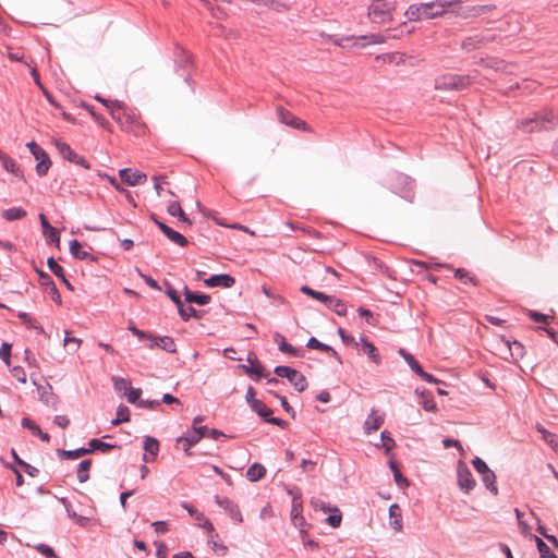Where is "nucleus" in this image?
Instances as JSON below:
<instances>
[{
    "label": "nucleus",
    "instance_id": "obj_26",
    "mask_svg": "<svg viewBox=\"0 0 558 558\" xmlns=\"http://www.w3.org/2000/svg\"><path fill=\"white\" fill-rule=\"evenodd\" d=\"M160 230L174 244H177L181 247H185L189 244L187 239L183 234L171 229L169 226L161 225Z\"/></svg>",
    "mask_w": 558,
    "mask_h": 558
},
{
    "label": "nucleus",
    "instance_id": "obj_56",
    "mask_svg": "<svg viewBox=\"0 0 558 558\" xmlns=\"http://www.w3.org/2000/svg\"><path fill=\"white\" fill-rule=\"evenodd\" d=\"M112 381H113L114 390L117 392L126 391L129 386L131 385L130 380H128L125 378H121V377H113Z\"/></svg>",
    "mask_w": 558,
    "mask_h": 558
},
{
    "label": "nucleus",
    "instance_id": "obj_47",
    "mask_svg": "<svg viewBox=\"0 0 558 558\" xmlns=\"http://www.w3.org/2000/svg\"><path fill=\"white\" fill-rule=\"evenodd\" d=\"M300 291L317 301H320V302H325L327 300V296L328 294H325L323 292H319V291H316L314 289H312L311 287L308 286H302L300 288Z\"/></svg>",
    "mask_w": 558,
    "mask_h": 558
},
{
    "label": "nucleus",
    "instance_id": "obj_15",
    "mask_svg": "<svg viewBox=\"0 0 558 558\" xmlns=\"http://www.w3.org/2000/svg\"><path fill=\"white\" fill-rule=\"evenodd\" d=\"M204 283L207 287H222V288H232L235 283L234 277L228 274H218L213 275L209 278L204 280Z\"/></svg>",
    "mask_w": 558,
    "mask_h": 558
},
{
    "label": "nucleus",
    "instance_id": "obj_45",
    "mask_svg": "<svg viewBox=\"0 0 558 558\" xmlns=\"http://www.w3.org/2000/svg\"><path fill=\"white\" fill-rule=\"evenodd\" d=\"M389 466L393 473V478L399 487H407L409 486V481L405 476L400 472L398 464L395 461L389 462Z\"/></svg>",
    "mask_w": 558,
    "mask_h": 558
},
{
    "label": "nucleus",
    "instance_id": "obj_1",
    "mask_svg": "<svg viewBox=\"0 0 558 558\" xmlns=\"http://www.w3.org/2000/svg\"><path fill=\"white\" fill-rule=\"evenodd\" d=\"M558 125V112L553 109H545L534 113L533 117L518 122L519 130L525 133L549 131Z\"/></svg>",
    "mask_w": 558,
    "mask_h": 558
},
{
    "label": "nucleus",
    "instance_id": "obj_41",
    "mask_svg": "<svg viewBox=\"0 0 558 558\" xmlns=\"http://www.w3.org/2000/svg\"><path fill=\"white\" fill-rule=\"evenodd\" d=\"M454 277L464 284L478 286V280L464 268L454 269Z\"/></svg>",
    "mask_w": 558,
    "mask_h": 558
},
{
    "label": "nucleus",
    "instance_id": "obj_22",
    "mask_svg": "<svg viewBox=\"0 0 558 558\" xmlns=\"http://www.w3.org/2000/svg\"><path fill=\"white\" fill-rule=\"evenodd\" d=\"M144 450L146 453L143 457L145 462H150L159 452V441L150 436H146L144 439Z\"/></svg>",
    "mask_w": 558,
    "mask_h": 558
},
{
    "label": "nucleus",
    "instance_id": "obj_9",
    "mask_svg": "<svg viewBox=\"0 0 558 558\" xmlns=\"http://www.w3.org/2000/svg\"><path fill=\"white\" fill-rule=\"evenodd\" d=\"M119 177L122 182L130 186H135L146 182L147 175L141 171L124 168L119 171Z\"/></svg>",
    "mask_w": 558,
    "mask_h": 558
},
{
    "label": "nucleus",
    "instance_id": "obj_64",
    "mask_svg": "<svg viewBox=\"0 0 558 558\" xmlns=\"http://www.w3.org/2000/svg\"><path fill=\"white\" fill-rule=\"evenodd\" d=\"M37 274L39 276V282L43 287L49 288L54 284L52 278L47 272L37 270Z\"/></svg>",
    "mask_w": 558,
    "mask_h": 558
},
{
    "label": "nucleus",
    "instance_id": "obj_57",
    "mask_svg": "<svg viewBox=\"0 0 558 558\" xmlns=\"http://www.w3.org/2000/svg\"><path fill=\"white\" fill-rule=\"evenodd\" d=\"M11 374L21 384H25L26 380H27L26 373H25V371H24V368L22 366H14V367H12L11 368Z\"/></svg>",
    "mask_w": 558,
    "mask_h": 558
},
{
    "label": "nucleus",
    "instance_id": "obj_33",
    "mask_svg": "<svg viewBox=\"0 0 558 558\" xmlns=\"http://www.w3.org/2000/svg\"><path fill=\"white\" fill-rule=\"evenodd\" d=\"M27 216V211L22 207H11L1 213V217L7 221L21 220Z\"/></svg>",
    "mask_w": 558,
    "mask_h": 558
},
{
    "label": "nucleus",
    "instance_id": "obj_50",
    "mask_svg": "<svg viewBox=\"0 0 558 558\" xmlns=\"http://www.w3.org/2000/svg\"><path fill=\"white\" fill-rule=\"evenodd\" d=\"M536 545L541 558H557L551 549L539 537H536Z\"/></svg>",
    "mask_w": 558,
    "mask_h": 558
},
{
    "label": "nucleus",
    "instance_id": "obj_38",
    "mask_svg": "<svg viewBox=\"0 0 558 558\" xmlns=\"http://www.w3.org/2000/svg\"><path fill=\"white\" fill-rule=\"evenodd\" d=\"M400 35L397 31H386V35L383 34H371L366 36H362L361 39H367L368 44H381L387 38H398Z\"/></svg>",
    "mask_w": 558,
    "mask_h": 558
},
{
    "label": "nucleus",
    "instance_id": "obj_2",
    "mask_svg": "<svg viewBox=\"0 0 558 558\" xmlns=\"http://www.w3.org/2000/svg\"><path fill=\"white\" fill-rule=\"evenodd\" d=\"M459 0L456 1H430L420 4H412L405 11V16L410 21H418L422 19H434L440 16L446 12V10L452 7L456 3H459Z\"/></svg>",
    "mask_w": 558,
    "mask_h": 558
},
{
    "label": "nucleus",
    "instance_id": "obj_10",
    "mask_svg": "<svg viewBox=\"0 0 558 558\" xmlns=\"http://www.w3.org/2000/svg\"><path fill=\"white\" fill-rule=\"evenodd\" d=\"M458 484L465 493H469L475 486V480L473 478L471 471L462 462H460L458 466Z\"/></svg>",
    "mask_w": 558,
    "mask_h": 558
},
{
    "label": "nucleus",
    "instance_id": "obj_32",
    "mask_svg": "<svg viewBox=\"0 0 558 558\" xmlns=\"http://www.w3.org/2000/svg\"><path fill=\"white\" fill-rule=\"evenodd\" d=\"M265 475H266V468L258 462H254L246 470V477L250 482H257V481L262 480Z\"/></svg>",
    "mask_w": 558,
    "mask_h": 558
},
{
    "label": "nucleus",
    "instance_id": "obj_13",
    "mask_svg": "<svg viewBox=\"0 0 558 558\" xmlns=\"http://www.w3.org/2000/svg\"><path fill=\"white\" fill-rule=\"evenodd\" d=\"M215 500H216V504L223 508L228 513L229 515L236 522L241 523L243 521V518H242V514H241V511L238 507L236 504H234L231 499H229L228 497H219V496H215Z\"/></svg>",
    "mask_w": 558,
    "mask_h": 558
},
{
    "label": "nucleus",
    "instance_id": "obj_60",
    "mask_svg": "<svg viewBox=\"0 0 558 558\" xmlns=\"http://www.w3.org/2000/svg\"><path fill=\"white\" fill-rule=\"evenodd\" d=\"M141 395L142 390L140 388H133L131 385L129 386L126 397L130 403H135L140 399Z\"/></svg>",
    "mask_w": 558,
    "mask_h": 558
},
{
    "label": "nucleus",
    "instance_id": "obj_43",
    "mask_svg": "<svg viewBox=\"0 0 558 558\" xmlns=\"http://www.w3.org/2000/svg\"><path fill=\"white\" fill-rule=\"evenodd\" d=\"M258 416H260L265 422L272 415V410L269 409L262 400L254 401L251 408Z\"/></svg>",
    "mask_w": 558,
    "mask_h": 558
},
{
    "label": "nucleus",
    "instance_id": "obj_20",
    "mask_svg": "<svg viewBox=\"0 0 558 558\" xmlns=\"http://www.w3.org/2000/svg\"><path fill=\"white\" fill-rule=\"evenodd\" d=\"M302 495L301 492H296V495L293 496L292 507H291V518L294 525H302L304 523V518L302 515Z\"/></svg>",
    "mask_w": 558,
    "mask_h": 558
},
{
    "label": "nucleus",
    "instance_id": "obj_14",
    "mask_svg": "<svg viewBox=\"0 0 558 558\" xmlns=\"http://www.w3.org/2000/svg\"><path fill=\"white\" fill-rule=\"evenodd\" d=\"M356 348L367 354L369 360L376 365L381 363V356L377 348L365 336L360 337L359 347Z\"/></svg>",
    "mask_w": 558,
    "mask_h": 558
},
{
    "label": "nucleus",
    "instance_id": "obj_42",
    "mask_svg": "<svg viewBox=\"0 0 558 558\" xmlns=\"http://www.w3.org/2000/svg\"><path fill=\"white\" fill-rule=\"evenodd\" d=\"M92 466V460L86 459L77 465V480L80 483H85L89 478V469Z\"/></svg>",
    "mask_w": 558,
    "mask_h": 558
},
{
    "label": "nucleus",
    "instance_id": "obj_16",
    "mask_svg": "<svg viewBox=\"0 0 558 558\" xmlns=\"http://www.w3.org/2000/svg\"><path fill=\"white\" fill-rule=\"evenodd\" d=\"M149 349L160 348L168 353H175L177 345L174 340L169 336L153 337L151 342L147 344Z\"/></svg>",
    "mask_w": 558,
    "mask_h": 558
},
{
    "label": "nucleus",
    "instance_id": "obj_61",
    "mask_svg": "<svg viewBox=\"0 0 558 558\" xmlns=\"http://www.w3.org/2000/svg\"><path fill=\"white\" fill-rule=\"evenodd\" d=\"M380 438L384 441V447L386 451L391 450V448L396 445L393 438L390 436L389 432L384 430L380 434Z\"/></svg>",
    "mask_w": 558,
    "mask_h": 558
},
{
    "label": "nucleus",
    "instance_id": "obj_28",
    "mask_svg": "<svg viewBox=\"0 0 558 558\" xmlns=\"http://www.w3.org/2000/svg\"><path fill=\"white\" fill-rule=\"evenodd\" d=\"M239 367L247 375L255 376V380H258L259 378H267L268 376V374L265 373V367L259 363V361H256V363L251 365L241 364Z\"/></svg>",
    "mask_w": 558,
    "mask_h": 558
},
{
    "label": "nucleus",
    "instance_id": "obj_62",
    "mask_svg": "<svg viewBox=\"0 0 558 558\" xmlns=\"http://www.w3.org/2000/svg\"><path fill=\"white\" fill-rule=\"evenodd\" d=\"M66 513L69 518H71L73 521H75V523L80 524L81 526H83L87 521L86 517L77 514L74 510H72L69 507H66Z\"/></svg>",
    "mask_w": 558,
    "mask_h": 558
},
{
    "label": "nucleus",
    "instance_id": "obj_3",
    "mask_svg": "<svg viewBox=\"0 0 558 558\" xmlns=\"http://www.w3.org/2000/svg\"><path fill=\"white\" fill-rule=\"evenodd\" d=\"M475 81V76L460 75L456 73L442 74L435 80V88L438 90H464Z\"/></svg>",
    "mask_w": 558,
    "mask_h": 558
},
{
    "label": "nucleus",
    "instance_id": "obj_7",
    "mask_svg": "<svg viewBox=\"0 0 558 558\" xmlns=\"http://www.w3.org/2000/svg\"><path fill=\"white\" fill-rule=\"evenodd\" d=\"M54 145L59 151V154L64 158L66 159L68 161L72 162V163H75V165H78V166H82L83 168L85 169H89L90 168V165L89 162L81 155L76 154L69 144L60 141V140H56L54 141Z\"/></svg>",
    "mask_w": 558,
    "mask_h": 558
},
{
    "label": "nucleus",
    "instance_id": "obj_40",
    "mask_svg": "<svg viewBox=\"0 0 558 558\" xmlns=\"http://www.w3.org/2000/svg\"><path fill=\"white\" fill-rule=\"evenodd\" d=\"M275 339L276 340H280L279 341V350L281 352L288 353V354L293 355V356H301V354H300L301 351L299 349L294 348L293 345H291L290 343H288L286 341V338L281 333L276 332L275 333Z\"/></svg>",
    "mask_w": 558,
    "mask_h": 558
},
{
    "label": "nucleus",
    "instance_id": "obj_37",
    "mask_svg": "<svg viewBox=\"0 0 558 558\" xmlns=\"http://www.w3.org/2000/svg\"><path fill=\"white\" fill-rule=\"evenodd\" d=\"M57 454L61 459L75 460V459H78V458H81L83 456L88 454V450H87V448H84V447L77 448V449H74V450L58 449L57 450Z\"/></svg>",
    "mask_w": 558,
    "mask_h": 558
},
{
    "label": "nucleus",
    "instance_id": "obj_18",
    "mask_svg": "<svg viewBox=\"0 0 558 558\" xmlns=\"http://www.w3.org/2000/svg\"><path fill=\"white\" fill-rule=\"evenodd\" d=\"M110 114L113 120H116L122 128H124L129 122H131V116L124 111V108L121 102L116 100L111 102Z\"/></svg>",
    "mask_w": 558,
    "mask_h": 558
},
{
    "label": "nucleus",
    "instance_id": "obj_27",
    "mask_svg": "<svg viewBox=\"0 0 558 558\" xmlns=\"http://www.w3.org/2000/svg\"><path fill=\"white\" fill-rule=\"evenodd\" d=\"M47 265L50 269V271L56 275L64 284L65 287L73 291V286L71 284V282L66 279L65 275H64V269L56 262V259L53 257H49L47 259Z\"/></svg>",
    "mask_w": 558,
    "mask_h": 558
},
{
    "label": "nucleus",
    "instance_id": "obj_48",
    "mask_svg": "<svg viewBox=\"0 0 558 558\" xmlns=\"http://www.w3.org/2000/svg\"><path fill=\"white\" fill-rule=\"evenodd\" d=\"M163 284L166 287V294L171 299L177 307L180 306L183 302L178 294V291L171 286L169 281H165Z\"/></svg>",
    "mask_w": 558,
    "mask_h": 558
},
{
    "label": "nucleus",
    "instance_id": "obj_49",
    "mask_svg": "<svg viewBox=\"0 0 558 558\" xmlns=\"http://www.w3.org/2000/svg\"><path fill=\"white\" fill-rule=\"evenodd\" d=\"M269 393L271 396H274L276 399H278L280 401V404L282 407V409L292 416V418L295 417V411L293 410V408L289 404L287 398L284 396H281L272 390H269Z\"/></svg>",
    "mask_w": 558,
    "mask_h": 558
},
{
    "label": "nucleus",
    "instance_id": "obj_30",
    "mask_svg": "<svg viewBox=\"0 0 558 558\" xmlns=\"http://www.w3.org/2000/svg\"><path fill=\"white\" fill-rule=\"evenodd\" d=\"M324 304L327 306V308L333 311L339 316H344L347 314L345 304L333 295H328Z\"/></svg>",
    "mask_w": 558,
    "mask_h": 558
},
{
    "label": "nucleus",
    "instance_id": "obj_4",
    "mask_svg": "<svg viewBox=\"0 0 558 558\" xmlns=\"http://www.w3.org/2000/svg\"><path fill=\"white\" fill-rule=\"evenodd\" d=\"M395 0H373L368 8V16L373 23L383 24L392 20Z\"/></svg>",
    "mask_w": 558,
    "mask_h": 558
},
{
    "label": "nucleus",
    "instance_id": "obj_12",
    "mask_svg": "<svg viewBox=\"0 0 558 558\" xmlns=\"http://www.w3.org/2000/svg\"><path fill=\"white\" fill-rule=\"evenodd\" d=\"M496 9L495 4H478V5H466L461 9L460 16L463 19L477 17L481 15L488 14Z\"/></svg>",
    "mask_w": 558,
    "mask_h": 558
},
{
    "label": "nucleus",
    "instance_id": "obj_53",
    "mask_svg": "<svg viewBox=\"0 0 558 558\" xmlns=\"http://www.w3.org/2000/svg\"><path fill=\"white\" fill-rule=\"evenodd\" d=\"M1 162H2L3 168L8 172H11L17 177L22 175L20 169L16 167L15 161L12 158H10L9 156H7L5 159L2 160Z\"/></svg>",
    "mask_w": 558,
    "mask_h": 558
},
{
    "label": "nucleus",
    "instance_id": "obj_34",
    "mask_svg": "<svg viewBox=\"0 0 558 558\" xmlns=\"http://www.w3.org/2000/svg\"><path fill=\"white\" fill-rule=\"evenodd\" d=\"M202 439V435L198 430H194L192 427L191 429H187L186 433L182 436H180L177 439L178 444L185 442V446L193 447Z\"/></svg>",
    "mask_w": 558,
    "mask_h": 558
},
{
    "label": "nucleus",
    "instance_id": "obj_25",
    "mask_svg": "<svg viewBox=\"0 0 558 558\" xmlns=\"http://www.w3.org/2000/svg\"><path fill=\"white\" fill-rule=\"evenodd\" d=\"M183 292L185 301L190 304L195 303L197 305H207L211 301V296L209 294L191 291L186 286L184 287Z\"/></svg>",
    "mask_w": 558,
    "mask_h": 558
},
{
    "label": "nucleus",
    "instance_id": "obj_54",
    "mask_svg": "<svg viewBox=\"0 0 558 558\" xmlns=\"http://www.w3.org/2000/svg\"><path fill=\"white\" fill-rule=\"evenodd\" d=\"M11 344L8 342H3L0 347V357L9 367L11 362Z\"/></svg>",
    "mask_w": 558,
    "mask_h": 558
},
{
    "label": "nucleus",
    "instance_id": "obj_58",
    "mask_svg": "<svg viewBox=\"0 0 558 558\" xmlns=\"http://www.w3.org/2000/svg\"><path fill=\"white\" fill-rule=\"evenodd\" d=\"M181 507L184 508L191 517L195 518V520L204 519V513L198 512L197 509H195L193 506H191L186 501H182Z\"/></svg>",
    "mask_w": 558,
    "mask_h": 558
},
{
    "label": "nucleus",
    "instance_id": "obj_36",
    "mask_svg": "<svg viewBox=\"0 0 558 558\" xmlns=\"http://www.w3.org/2000/svg\"><path fill=\"white\" fill-rule=\"evenodd\" d=\"M178 312L182 320L187 322L190 318H202L204 312L195 310L192 305L184 306L182 303L180 306H178Z\"/></svg>",
    "mask_w": 558,
    "mask_h": 558
},
{
    "label": "nucleus",
    "instance_id": "obj_8",
    "mask_svg": "<svg viewBox=\"0 0 558 558\" xmlns=\"http://www.w3.org/2000/svg\"><path fill=\"white\" fill-rule=\"evenodd\" d=\"M494 38L488 37L483 33L474 34L465 37L461 43V49L471 52L477 49L483 48L488 43H490Z\"/></svg>",
    "mask_w": 558,
    "mask_h": 558
},
{
    "label": "nucleus",
    "instance_id": "obj_5",
    "mask_svg": "<svg viewBox=\"0 0 558 558\" xmlns=\"http://www.w3.org/2000/svg\"><path fill=\"white\" fill-rule=\"evenodd\" d=\"M274 373L281 378H287L288 381L299 391L302 392L307 388V380L299 371L286 366L278 365L275 367Z\"/></svg>",
    "mask_w": 558,
    "mask_h": 558
},
{
    "label": "nucleus",
    "instance_id": "obj_19",
    "mask_svg": "<svg viewBox=\"0 0 558 558\" xmlns=\"http://www.w3.org/2000/svg\"><path fill=\"white\" fill-rule=\"evenodd\" d=\"M34 158L37 160L36 165V173L38 177H45L49 168L51 167V160L48 156V154L45 151L44 148H41L39 151L36 153Z\"/></svg>",
    "mask_w": 558,
    "mask_h": 558
},
{
    "label": "nucleus",
    "instance_id": "obj_59",
    "mask_svg": "<svg viewBox=\"0 0 558 558\" xmlns=\"http://www.w3.org/2000/svg\"><path fill=\"white\" fill-rule=\"evenodd\" d=\"M22 426L29 429L33 435L40 433V427L33 420H31L28 417H23Z\"/></svg>",
    "mask_w": 558,
    "mask_h": 558
},
{
    "label": "nucleus",
    "instance_id": "obj_46",
    "mask_svg": "<svg viewBox=\"0 0 558 558\" xmlns=\"http://www.w3.org/2000/svg\"><path fill=\"white\" fill-rule=\"evenodd\" d=\"M130 421V410L126 405L120 404L117 409V417L112 420V425H119Z\"/></svg>",
    "mask_w": 558,
    "mask_h": 558
},
{
    "label": "nucleus",
    "instance_id": "obj_6",
    "mask_svg": "<svg viewBox=\"0 0 558 558\" xmlns=\"http://www.w3.org/2000/svg\"><path fill=\"white\" fill-rule=\"evenodd\" d=\"M173 59L175 72L182 71L180 73L183 76L185 82H189L190 78V70L192 68V59L191 56L179 45H175L173 49Z\"/></svg>",
    "mask_w": 558,
    "mask_h": 558
},
{
    "label": "nucleus",
    "instance_id": "obj_39",
    "mask_svg": "<svg viewBox=\"0 0 558 558\" xmlns=\"http://www.w3.org/2000/svg\"><path fill=\"white\" fill-rule=\"evenodd\" d=\"M537 432L542 435V438L556 451H558V435L547 430L542 425H536Z\"/></svg>",
    "mask_w": 558,
    "mask_h": 558
},
{
    "label": "nucleus",
    "instance_id": "obj_17",
    "mask_svg": "<svg viewBox=\"0 0 558 558\" xmlns=\"http://www.w3.org/2000/svg\"><path fill=\"white\" fill-rule=\"evenodd\" d=\"M40 225L43 227V234L46 238L47 242L49 244H57L60 243V235L56 228H53L49 221L47 220L46 216L44 214L39 215Z\"/></svg>",
    "mask_w": 558,
    "mask_h": 558
},
{
    "label": "nucleus",
    "instance_id": "obj_24",
    "mask_svg": "<svg viewBox=\"0 0 558 558\" xmlns=\"http://www.w3.org/2000/svg\"><path fill=\"white\" fill-rule=\"evenodd\" d=\"M33 383L34 385L37 386L40 401H43L47 405L56 408L58 398L52 392V387L49 384H47L46 386L37 385L35 380Z\"/></svg>",
    "mask_w": 558,
    "mask_h": 558
},
{
    "label": "nucleus",
    "instance_id": "obj_52",
    "mask_svg": "<svg viewBox=\"0 0 558 558\" xmlns=\"http://www.w3.org/2000/svg\"><path fill=\"white\" fill-rule=\"evenodd\" d=\"M311 506L314 509H319V510L324 511L325 513L332 512L333 511V507H335V506H331L328 502H325V501L320 500L319 498H312L311 499Z\"/></svg>",
    "mask_w": 558,
    "mask_h": 558
},
{
    "label": "nucleus",
    "instance_id": "obj_63",
    "mask_svg": "<svg viewBox=\"0 0 558 558\" xmlns=\"http://www.w3.org/2000/svg\"><path fill=\"white\" fill-rule=\"evenodd\" d=\"M409 365V367L416 374L418 375L420 373H423V368L421 366V364L414 359L413 355H408L407 356V361H405Z\"/></svg>",
    "mask_w": 558,
    "mask_h": 558
},
{
    "label": "nucleus",
    "instance_id": "obj_51",
    "mask_svg": "<svg viewBox=\"0 0 558 558\" xmlns=\"http://www.w3.org/2000/svg\"><path fill=\"white\" fill-rule=\"evenodd\" d=\"M326 519V522L332 527H339L342 521V513L338 507H333V511Z\"/></svg>",
    "mask_w": 558,
    "mask_h": 558
},
{
    "label": "nucleus",
    "instance_id": "obj_11",
    "mask_svg": "<svg viewBox=\"0 0 558 558\" xmlns=\"http://www.w3.org/2000/svg\"><path fill=\"white\" fill-rule=\"evenodd\" d=\"M277 117L278 120L286 125H289L293 129L299 130H307L306 123L301 121L295 116H293L290 111L286 110L283 107L277 108Z\"/></svg>",
    "mask_w": 558,
    "mask_h": 558
},
{
    "label": "nucleus",
    "instance_id": "obj_21",
    "mask_svg": "<svg viewBox=\"0 0 558 558\" xmlns=\"http://www.w3.org/2000/svg\"><path fill=\"white\" fill-rule=\"evenodd\" d=\"M384 423V416L377 414L376 410H372L369 415L364 422V432L366 435H371L373 432L377 430Z\"/></svg>",
    "mask_w": 558,
    "mask_h": 558
},
{
    "label": "nucleus",
    "instance_id": "obj_31",
    "mask_svg": "<svg viewBox=\"0 0 558 558\" xmlns=\"http://www.w3.org/2000/svg\"><path fill=\"white\" fill-rule=\"evenodd\" d=\"M306 347L308 349H315V350H320V351L330 353L331 356H333L338 361H341L340 356H339V354H338V352L336 350H333L330 345L318 341L315 337H311L307 340Z\"/></svg>",
    "mask_w": 558,
    "mask_h": 558
},
{
    "label": "nucleus",
    "instance_id": "obj_35",
    "mask_svg": "<svg viewBox=\"0 0 558 558\" xmlns=\"http://www.w3.org/2000/svg\"><path fill=\"white\" fill-rule=\"evenodd\" d=\"M117 447H118V445H116V444H109V442L101 441L98 438H93L88 442L87 450H88V453H92L94 451L108 452L109 450L114 449Z\"/></svg>",
    "mask_w": 558,
    "mask_h": 558
},
{
    "label": "nucleus",
    "instance_id": "obj_23",
    "mask_svg": "<svg viewBox=\"0 0 558 558\" xmlns=\"http://www.w3.org/2000/svg\"><path fill=\"white\" fill-rule=\"evenodd\" d=\"M70 252L74 258L81 260H97V257L92 255L88 251H85L83 245L77 240L70 241Z\"/></svg>",
    "mask_w": 558,
    "mask_h": 558
},
{
    "label": "nucleus",
    "instance_id": "obj_29",
    "mask_svg": "<svg viewBox=\"0 0 558 558\" xmlns=\"http://www.w3.org/2000/svg\"><path fill=\"white\" fill-rule=\"evenodd\" d=\"M389 518H390V526L397 531L400 532L402 530V515H401V509L397 504H392L389 507Z\"/></svg>",
    "mask_w": 558,
    "mask_h": 558
},
{
    "label": "nucleus",
    "instance_id": "obj_44",
    "mask_svg": "<svg viewBox=\"0 0 558 558\" xmlns=\"http://www.w3.org/2000/svg\"><path fill=\"white\" fill-rule=\"evenodd\" d=\"M482 476V482L484 483V485L486 486V488L493 494V495H498V487L496 486L495 482H496V475L495 473L490 470L488 472H486L485 474L481 475Z\"/></svg>",
    "mask_w": 558,
    "mask_h": 558
},
{
    "label": "nucleus",
    "instance_id": "obj_55",
    "mask_svg": "<svg viewBox=\"0 0 558 558\" xmlns=\"http://www.w3.org/2000/svg\"><path fill=\"white\" fill-rule=\"evenodd\" d=\"M472 464L475 469V471L480 474V475H483L485 474L486 472L490 471V469L488 468V465L486 464V462L478 458V457H475L473 460H472Z\"/></svg>",
    "mask_w": 558,
    "mask_h": 558
}]
</instances>
